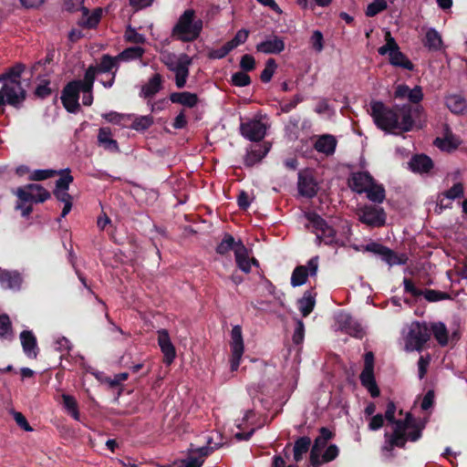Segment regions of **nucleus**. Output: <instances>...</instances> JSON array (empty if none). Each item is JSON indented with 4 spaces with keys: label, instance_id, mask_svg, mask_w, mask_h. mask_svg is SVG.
Here are the masks:
<instances>
[{
    "label": "nucleus",
    "instance_id": "c756f323",
    "mask_svg": "<svg viewBox=\"0 0 467 467\" xmlns=\"http://www.w3.org/2000/svg\"><path fill=\"white\" fill-rule=\"evenodd\" d=\"M235 263L240 270L245 274L251 272V261L248 256V250L243 242H240L238 248L235 251Z\"/></svg>",
    "mask_w": 467,
    "mask_h": 467
},
{
    "label": "nucleus",
    "instance_id": "ddd939ff",
    "mask_svg": "<svg viewBox=\"0 0 467 467\" xmlns=\"http://www.w3.org/2000/svg\"><path fill=\"white\" fill-rule=\"evenodd\" d=\"M79 82L69 81L63 88L61 101L64 108L70 113H76L80 109L78 102L79 92L82 89L78 87Z\"/></svg>",
    "mask_w": 467,
    "mask_h": 467
},
{
    "label": "nucleus",
    "instance_id": "4468645a",
    "mask_svg": "<svg viewBox=\"0 0 467 467\" xmlns=\"http://www.w3.org/2000/svg\"><path fill=\"white\" fill-rule=\"evenodd\" d=\"M337 324L341 331L357 338H362L365 331L361 325L348 313L340 312L336 317Z\"/></svg>",
    "mask_w": 467,
    "mask_h": 467
},
{
    "label": "nucleus",
    "instance_id": "a18cd8bd",
    "mask_svg": "<svg viewBox=\"0 0 467 467\" xmlns=\"http://www.w3.org/2000/svg\"><path fill=\"white\" fill-rule=\"evenodd\" d=\"M269 149L265 148L264 150L260 147L258 150H252L247 152L244 158V165L247 167H253L254 164L261 161V160L267 154Z\"/></svg>",
    "mask_w": 467,
    "mask_h": 467
},
{
    "label": "nucleus",
    "instance_id": "bb28decb",
    "mask_svg": "<svg viewBox=\"0 0 467 467\" xmlns=\"http://www.w3.org/2000/svg\"><path fill=\"white\" fill-rule=\"evenodd\" d=\"M445 105L455 115L463 114L467 109L466 99L459 94H451L445 97Z\"/></svg>",
    "mask_w": 467,
    "mask_h": 467
},
{
    "label": "nucleus",
    "instance_id": "8fccbe9b",
    "mask_svg": "<svg viewBox=\"0 0 467 467\" xmlns=\"http://www.w3.org/2000/svg\"><path fill=\"white\" fill-rule=\"evenodd\" d=\"M464 194V188L462 182L454 183L449 190L444 191L441 193V196H443L447 200L451 202L462 197Z\"/></svg>",
    "mask_w": 467,
    "mask_h": 467
},
{
    "label": "nucleus",
    "instance_id": "423d86ee",
    "mask_svg": "<svg viewBox=\"0 0 467 467\" xmlns=\"http://www.w3.org/2000/svg\"><path fill=\"white\" fill-rule=\"evenodd\" d=\"M360 223L371 227L379 228L386 224L387 213L382 207L376 204H365L357 211Z\"/></svg>",
    "mask_w": 467,
    "mask_h": 467
},
{
    "label": "nucleus",
    "instance_id": "7ed1b4c3",
    "mask_svg": "<svg viewBox=\"0 0 467 467\" xmlns=\"http://www.w3.org/2000/svg\"><path fill=\"white\" fill-rule=\"evenodd\" d=\"M16 195L19 199L16 209L21 210L23 217H28L33 212L32 205L25 206V202H44L50 198V192L42 187L40 184L31 183L25 187H19L16 191Z\"/></svg>",
    "mask_w": 467,
    "mask_h": 467
},
{
    "label": "nucleus",
    "instance_id": "393cba45",
    "mask_svg": "<svg viewBox=\"0 0 467 467\" xmlns=\"http://www.w3.org/2000/svg\"><path fill=\"white\" fill-rule=\"evenodd\" d=\"M284 49V40L276 36L273 39L265 40L256 45V50L265 54H279Z\"/></svg>",
    "mask_w": 467,
    "mask_h": 467
},
{
    "label": "nucleus",
    "instance_id": "603ef678",
    "mask_svg": "<svg viewBox=\"0 0 467 467\" xmlns=\"http://www.w3.org/2000/svg\"><path fill=\"white\" fill-rule=\"evenodd\" d=\"M277 64L274 58H268L265 63V67L260 74L261 81L263 83H268L272 79Z\"/></svg>",
    "mask_w": 467,
    "mask_h": 467
},
{
    "label": "nucleus",
    "instance_id": "49530a36",
    "mask_svg": "<svg viewBox=\"0 0 467 467\" xmlns=\"http://www.w3.org/2000/svg\"><path fill=\"white\" fill-rule=\"evenodd\" d=\"M153 122V117L150 115L140 116L135 118L130 128L136 131H144L151 127Z\"/></svg>",
    "mask_w": 467,
    "mask_h": 467
},
{
    "label": "nucleus",
    "instance_id": "a19ab883",
    "mask_svg": "<svg viewBox=\"0 0 467 467\" xmlns=\"http://www.w3.org/2000/svg\"><path fill=\"white\" fill-rule=\"evenodd\" d=\"M431 331L433 333L435 339L441 347H444L448 344L449 334L447 327L443 323H433L431 326Z\"/></svg>",
    "mask_w": 467,
    "mask_h": 467
},
{
    "label": "nucleus",
    "instance_id": "13d9d810",
    "mask_svg": "<svg viewBox=\"0 0 467 467\" xmlns=\"http://www.w3.org/2000/svg\"><path fill=\"white\" fill-rule=\"evenodd\" d=\"M58 173L57 171L56 170H51V169H47V170H35L29 176V179L31 181H36V182H39V181H44V180H47V179H49V178H52L54 177L55 175H57Z\"/></svg>",
    "mask_w": 467,
    "mask_h": 467
},
{
    "label": "nucleus",
    "instance_id": "9d476101",
    "mask_svg": "<svg viewBox=\"0 0 467 467\" xmlns=\"http://www.w3.org/2000/svg\"><path fill=\"white\" fill-rule=\"evenodd\" d=\"M2 91L6 103L15 108H18L26 99V91L22 87L20 81L4 80Z\"/></svg>",
    "mask_w": 467,
    "mask_h": 467
},
{
    "label": "nucleus",
    "instance_id": "3c124183",
    "mask_svg": "<svg viewBox=\"0 0 467 467\" xmlns=\"http://www.w3.org/2000/svg\"><path fill=\"white\" fill-rule=\"evenodd\" d=\"M57 174L61 176L56 182V190H68L70 183L74 180L73 176L70 174V170L68 168L61 170Z\"/></svg>",
    "mask_w": 467,
    "mask_h": 467
},
{
    "label": "nucleus",
    "instance_id": "c85d7f7f",
    "mask_svg": "<svg viewBox=\"0 0 467 467\" xmlns=\"http://www.w3.org/2000/svg\"><path fill=\"white\" fill-rule=\"evenodd\" d=\"M161 88L162 78L160 74L156 73L142 86L140 93L145 99H150L155 96Z\"/></svg>",
    "mask_w": 467,
    "mask_h": 467
},
{
    "label": "nucleus",
    "instance_id": "0eeeda50",
    "mask_svg": "<svg viewBox=\"0 0 467 467\" xmlns=\"http://www.w3.org/2000/svg\"><path fill=\"white\" fill-rule=\"evenodd\" d=\"M404 292L410 294L412 296L418 298L421 296L428 302H438L441 300L451 299V296L447 292H442L434 289H425L424 291L416 287L411 279L405 277L403 279Z\"/></svg>",
    "mask_w": 467,
    "mask_h": 467
},
{
    "label": "nucleus",
    "instance_id": "09e8293b",
    "mask_svg": "<svg viewBox=\"0 0 467 467\" xmlns=\"http://www.w3.org/2000/svg\"><path fill=\"white\" fill-rule=\"evenodd\" d=\"M118 60H119L118 56L113 57L108 54L103 55L100 58V63L97 67V70L102 73L110 72L117 66Z\"/></svg>",
    "mask_w": 467,
    "mask_h": 467
},
{
    "label": "nucleus",
    "instance_id": "5fc2aeb1",
    "mask_svg": "<svg viewBox=\"0 0 467 467\" xmlns=\"http://www.w3.org/2000/svg\"><path fill=\"white\" fill-rule=\"evenodd\" d=\"M231 82L233 86L235 87H246L249 86L252 82L250 76L247 72L244 71H237L232 75Z\"/></svg>",
    "mask_w": 467,
    "mask_h": 467
},
{
    "label": "nucleus",
    "instance_id": "1a4fd4ad",
    "mask_svg": "<svg viewBox=\"0 0 467 467\" xmlns=\"http://www.w3.org/2000/svg\"><path fill=\"white\" fill-rule=\"evenodd\" d=\"M364 251L380 255L382 260L390 266L395 265H404L407 261V257L404 255H399L390 248L377 242H370L364 246Z\"/></svg>",
    "mask_w": 467,
    "mask_h": 467
},
{
    "label": "nucleus",
    "instance_id": "b1692460",
    "mask_svg": "<svg viewBox=\"0 0 467 467\" xmlns=\"http://www.w3.org/2000/svg\"><path fill=\"white\" fill-rule=\"evenodd\" d=\"M409 165L413 172L423 173L433 168V161L426 154H416L410 159Z\"/></svg>",
    "mask_w": 467,
    "mask_h": 467
},
{
    "label": "nucleus",
    "instance_id": "2f4dec72",
    "mask_svg": "<svg viewBox=\"0 0 467 467\" xmlns=\"http://www.w3.org/2000/svg\"><path fill=\"white\" fill-rule=\"evenodd\" d=\"M461 144L460 140L451 132H447L443 138H436L434 145L442 150L451 152L456 150Z\"/></svg>",
    "mask_w": 467,
    "mask_h": 467
},
{
    "label": "nucleus",
    "instance_id": "f3484780",
    "mask_svg": "<svg viewBox=\"0 0 467 467\" xmlns=\"http://www.w3.org/2000/svg\"><path fill=\"white\" fill-rule=\"evenodd\" d=\"M158 344L163 354V362L171 365L176 358V349L171 343L168 330H158Z\"/></svg>",
    "mask_w": 467,
    "mask_h": 467
},
{
    "label": "nucleus",
    "instance_id": "9b49d317",
    "mask_svg": "<svg viewBox=\"0 0 467 467\" xmlns=\"http://www.w3.org/2000/svg\"><path fill=\"white\" fill-rule=\"evenodd\" d=\"M431 333L426 323L414 322L408 335V344L412 349L420 351L430 340Z\"/></svg>",
    "mask_w": 467,
    "mask_h": 467
},
{
    "label": "nucleus",
    "instance_id": "680f3d73",
    "mask_svg": "<svg viewBox=\"0 0 467 467\" xmlns=\"http://www.w3.org/2000/svg\"><path fill=\"white\" fill-rule=\"evenodd\" d=\"M240 67L242 71L250 72L255 68V59L250 54L242 56L240 60Z\"/></svg>",
    "mask_w": 467,
    "mask_h": 467
},
{
    "label": "nucleus",
    "instance_id": "dca6fc26",
    "mask_svg": "<svg viewBox=\"0 0 467 467\" xmlns=\"http://www.w3.org/2000/svg\"><path fill=\"white\" fill-rule=\"evenodd\" d=\"M298 192L301 196L312 199L318 192V183L314 176L308 172H298Z\"/></svg>",
    "mask_w": 467,
    "mask_h": 467
},
{
    "label": "nucleus",
    "instance_id": "4d7b16f0",
    "mask_svg": "<svg viewBox=\"0 0 467 467\" xmlns=\"http://www.w3.org/2000/svg\"><path fill=\"white\" fill-rule=\"evenodd\" d=\"M50 80L43 79L36 88L34 95L41 99L48 98L52 94V89L49 88Z\"/></svg>",
    "mask_w": 467,
    "mask_h": 467
},
{
    "label": "nucleus",
    "instance_id": "c9c22d12",
    "mask_svg": "<svg viewBox=\"0 0 467 467\" xmlns=\"http://www.w3.org/2000/svg\"><path fill=\"white\" fill-rule=\"evenodd\" d=\"M311 447V439L308 436H303L296 439L294 444V460L296 462H299L303 460L304 454H306Z\"/></svg>",
    "mask_w": 467,
    "mask_h": 467
},
{
    "label": "nucleus",
    "instance_id": "6e6d98bb",
    "mask_svg": "<svg viewBox=\"0 0 467 467\" xmlns=\"http://www.w3.org/2000/svg\"><path fill=\"white\" fill-rule=\"evenodd\" d=\"M25 69L26 66L24 64L17 63L2 76V79L20 81V77Z\"/></svg>",
    "mask_w": 467,
    "mask_h": 467
},
{
    "label": "nucleus",
    "instance_id": "f257e3e1",
    "mask_svg": "<svg viewBox=\"0 0 467 467\" xmlns=\"http://www.w3.org/2000/svg\"><path fill=\"white\" fill-rule=\"evenodd\" d=\"M424 425L416 422L410 412H407L402 420H397L392 433L385 432V441L381 447L382 453L393 457L392 451L395 447L404 449L408 441H417L422 436Z\"/></svg>",
    "mask_w": 467,
    "mask_h": 467
},
{
    "label": "nucleus",
    "instance_id": "e2e57ef3",
    "mask_svg": "<svg viewBox=\"0 0 467 467\" xmlns=\"http://www.w3.org/2000/svg\"><path fill=\"white\" fill-rule=\"evenodd\" d=\"M339 455V448L336 444H330L323 452V462H330L336 460Z\"/></svg>",
    "mask_w": 467,
    "mask_h": 467
},
{
    "label": "nucleus",
    "instance_id": "4be33fe9",
    "mask_svg": "<svg viewBox=\"0 0 467 467\" xmlns=\"http://www.w3.org/2000/svg\"><path fill=\"white\" fill-rule=\"evenodd\" d=\"M23 282L21 275L16 271H8L0 267V284L3 288L19 290Z\"/></svg>",
    "mask_w": 467,
    "mask_h": 467
},
{
    "label": "nucleus",
    "instance_id": "7c9ffc66",
    "mask_svg": "<svg viewBox=\"0 0 467 467\" xmlns=\"http://www.w3.org/2000/svg\"><path fill=\"white\" fill-rule=\"evenodd\" d=\"M240 242H242V240L239 239L238 241H235L232 234L225 233L222 241L216 246L215 251L221 255H226L230 251H233L235 254Z\"/></svg>",
    "mask_w": 467,
    "mask_h": 467
},
{
    "label": "nucleus",
    "instance_id": "473e14b6",
    "mask_svg": "<svg viewBox=\"0 0 467 467\" xmlns=\"http://www.w3.org/2000/svg\"><path fill=\"white\" fill-rule=\"evenodd\" d=\"M389 61L393 67H401L410 71L414 69L413 63L400 51V49L389 54Z\"/></svg>",
    "mask_w": 467,
    "mask_h": 467
},
{
    "label": "nucleus",
    "instance_id": "338daca9",
    "mask_svg": "<svg viewBox=\"0 0 467 467\" xmlns=\"http://www.w3.org/2000/svg\"><path fill=\"white\" fill-rule=\"evenodd\" d=\"M303 100L304 98L300 94H296L290 101L281 104V111L284 113H288L292 109H296V106Z\"/></svg>",
    "mask_w": 467,
    "mask_h": 467
},
{
    "label": "nucleus",
    "instance_id": "052dcab7",
    "mask_svg": "<svg viewBox=\"0 0 467 467\" xmlns=\"http://www.w3.org/2000/svg\"><path fill=\"white\" fill-rule=\"evenodd\" d=\"M232 50L233 48L226 42L220 48L211 50L208 54V57L211 59H222L225 57Z\"/></svg>",
    "mask_w": 467,
    "mask_h": 467
},
{
    "label": "nucleus",
    "instance_id": "f8f14e48",
    "mask_svg": "<svg viewBox=\"0 0 467 467\" xmlns=\"http://www.w3.org/2000/svg\"><path fill=\"white\" fill-rule=\"evenodd\" d=\"M395 109L399 114V119L400 118L397 130H400L405 132L410 131L414 126V117H418L420 115L422 110V107L420 105L413 107L410 104H405L403 106L396 105Z\"/></svg>",
    "mask_w": 467,
    "mask_h": 467
},
{
    "label": "nucleus",
    "instance_id": "72a5a7b5",
    "mask_svg": "<svg viewBox=\"0 0 467 467\" xmlns=\"http://www.w3.org/2000/svg\"><path fill=\"white\" fill-rule=\"evenodd\" d=\"M88 8L83 7V18L79 25L89 29L96 28L101 20L102 9L96 8L91 15H88Z\"/></svg>",
    "mask_w": 467,
    "mask_h": 467
},
{
    "label": "nucleus",
    "instance_id": "864d4df0",
    "mask_svg": "<svg viewBox=\"0 0 467 467\" xmlns=\"http://www.w3.org/2000/svg\"><path fill=\"white\" fill-rule=\"evenodd\" d=\"M387 7L388 5L385 0H374L367 6L365 14L368 17H373L384 11Z\"/></svg>",
    "mask_w": 467,
    "mask_h": 467
},
{
    "label": "nucleus",
    "instance_id": "774afa93",
    "mask_svg": "<svg viewBox=\"0 0 467 467\" xmlns=\"http://www.w3.org/2000/svg\"><path fill=\"white\" fill-rule=\"evenodd\" d=\"M408 99L411 103L417 106L423 99L421 87L415 86L413 88H410Z\"/></svg>",
    "mask_w": 467,
    "mask_h": 467
},
{
    "label": "nucleus",
    "instance_id": "a878e982",
    "mask_svg": "<svg viewBox=\"0 0 467 467\" xmlns=\"http://www.w3.org/2000/svg\"><path fill=\"white\" fill-rule=\"evenodd\" d=\"M170 100L172 103L180 104L187 108H194L199 102V98L197 94L189 91L172 92L170 95Z\"/></svg>",
    "mask_w": 467,
    "mask_h": 467
},
{
    "label": "nucleus",
    "instance_id": "ea45409f",
    "mask_svg": "<svg viewBox=\"0 0 467 467\" xmlns=\"http://www.w3.org/2000/svg\"><path fill=\"white\" fill-rule=\"evenodd\" d=\"M97 71V67L89 66L85 72L83 80L73 81L79 82L78 87L82 89V91H92Z\"/></svg>",
    "mask_w": 467,
    "mask_h": 467
},
{
    "label": "nucleus",
    "instance_id": "0e129e2a",
    "mask_svg": "<svg viewBox=\"0 0 467 467\" xmlns=\"http://www.w3.org/2000/svg\"><path fill=\"white\" fill-rule=\"evenodd\" d=\"M310 43L317 52H321L324 48V37L323 34L319 30H315L310 38Z\"/></svg>",
    "mask_w": 467,
    "mask_h": 467
},
{
    "label": "nucleus",
    "instance_id": "37998d69",
    "mask_svg": "<svg viewBox=\"0 0 467 467\" xmlns=\"http://www.w3.org/2000/svg\"><path fill=\"white\" fill-rule=\"evenodd\" d=\"M145 50L143 47L135 46L125 48L122 52L118 55V57L121 61H130L140 58Z\"/></svg>",
    "mask_w": 467,
    "mask_h": 467
},
{
    "label": "nucleus",
    "instance_id": "69168bd1",
    "mask_svg": "<svg viewBox=\"0 0 467 467\" xmlns=\"http://www.w3.org/2000/svg\"><path fill=\"white\" fill-rule=\"evenodd\" d=\"M304 337H305V325L302 320H297L296 327L295 328V331H294V334L292 337V340H293L294 344L300 345L304 340Z\"/></svg>",
    "mask_w": 467,
    "mask_h": 467
},
{
    "label": "nucleus",
    "instance_id": "cd10ccee",
    "mask_svg": "<svg viewBox=\"0 0 467 467\" xmlns=\"http://www.w3.org/2000/svg\"><path fill=\"white\" fill-rule=\"evenodd\" d=\"M98 141L100 146L110 152H119L118 141L111 138V131L109 128H100L98 134Z\"/></svg>",
    "mask_w": 467,
    "mask_h": 467
},
{
    "label": "nucleus",
    "instance_id": "58836bf2",
    "mask_svg": "<svg viewBox=\"0 0 467 467\" xmlns=\"http://www.w3.org/2000/svg\"><path fill=\"white\" fill-rule=\"evenodd\" d=\"M369 201L375 203H382L386 198V191L382 184H378L374 181L364 192Z\"/></svg>",
    "mask_w": 467,
    "mask_h": 467
},
{
    "label": "nucleus",
    "instance_id": "a211bd4d",
    "mask_svg": "<svg viewBox=\"0 0 467 467\" xmlns=\"http://www.w3.org/2000/svg\"><path fill=\"white\" fill-rule=\"evenodd\" d=\"M374 181L368 171H357L350 175L348 184L352 191L361 194Z\"/></svg>",
    "mask_w": 467,
    "mask_h": 467
},
{
    "label": "nucleus",
    "instance_id": "412c9836",
    "mask_svg": "<svg viewBox=\"0 0 467 467\" xmlns=\"http://www.w3.org/2000/svg\"><path fill=\"white\" fill-rule=\"evenodd\" d=\"M337 140L335 136L331 134L320 135L314 143V149L327 156L333 155L336 151Z\"/></svg>",
    "mask_w": 467,
    "mask_h": 467
},
{
    "label": "nucleus",
    "instance_id": "6e6552de",
    "mask_svg": "<svg viewBox=\"0 0 467 467\" xmlns=\"http://www.w3.org/2000/svg\"><path fill=\"white\" fill-rule=\"evenodd\" d=\"M231 370L235 371L240 366V361L244 351V345L242 334V327L239 325L234 326L231 331Z\"/></svg>",
    "mask_w": 467,
    "mask_h": 467
},
{
    "label": "nucleus",
    "instance_id": "c03bdc74",
    "mask_svg": "<svg viewBox=\"0 0 467 467\" xmlns=\"http://www.w3.org/2000/svg\"><path fill=\"white\" fill-rule=\"evenodd\" d=\"M63 405L67 413L76 420H79V410L76 399L68 394H62Z\"/></svg>",
    "mask_w": 467,
    "mask_h": 467
},
{
    "label": "nucleus",
    "instance_id": "f03ea898",
    "mask_svg": "<svg viewBox=\"0 0 467 467\" xmlns=\"http://www.w3.org/2000/svg\"><path fill=\"white\" fill-rule=\"evenodd\" d=\"M202 30V21L196 19L193 9H186L171 29V37L183 43L196 40Z\"/></svg>",
    "mask_w": 467,
    "mask_h": 467
},
{
    "label": "nucleus",
    "instance_id": "f704fd0d",
    "mask_svg": "<svg viewBox=\"0 0 467 467\" xmlns=\"http://www.w3.org/2000/svg\"><path fill=\"white\" fill-rule=\"evenodd\" d=\"M423 44L430 51H439L443 47L441 36L434 28H430L426 32Z\"/></svg>",
    "mask_w": 467,
    "mask_h": 467
},
{
    "label": "nucleus",
    "instance_id": "2eb2a0df",
    "mask_svg": "<svg viewBox=\"0 0 467 467\" xmlns=\"http://www.w3.org/2000/svg\"><path fill=\"white\" fill-rule=\"evenodd\" d=\"M240 131L245 139L257 142L265 138L266 127L261 120L251 119L241 123Z\"/></svg>",
    "mask_w": 467,
    "mask_h": 467
},
{
    "label": "nucleus",
    "instance_id": "e433bc0d",
    "mask_svg": "<svg viewBox=\"0 0 467 467\" xmlns=\"http://www.w3.org/2000/svg\"><path fill=\"white\" fill-rule=\"evenodd\" d=\"M318 431L319 434L315 439L311 450L321 452L327 447V442L334 439L336 434L327 427H321Z\"/></svg>",
    "mask_w": 467,
    "mask_h": 467
},
{
    "label": "nucleus",
    "instance_id": "aec40b11",
    "mask_svg": "<svg viewBox=\"0 0 467 467\" xmlns=\"http://www.w3.org/2000/svg\"><path fill=\"white\" fill-rule=\"evenodd\" d=\"M20 340L25 354L29 358H36L39 348L34 333L31 330H23L20 333Z\"/></svg>",
    "mask_w": 467,
    "mask_h": 467
},
{
    "label": "nucleus",
    "instance_id": "5701e85b",
    "mask_svg": "<svg viewBox=\"0 0 467 467\" xmlns=\"http://www.w3.org/2000/svg\"><path fill=\"white\" fill-rule=\"evenodd\" d=\"M359 379L361 385L368 389L372 398L379 396L380 390L375 379L374 368H363L360 373Z\"/></svg>",
    "mask_w": 467,
    "mask_h": 467
},
{
    "label": "nucleus",
    "instance_id": "6ab92c4d",
    "mask_svg": "<svg viewBox=\"0 0 467 467\" xmlns=\"http://www.w3.org/2000/svg\"><path fill=\"white\" fill-rule=\"evenodd\" d=\"M192 63V58L186 55H181L177 65L171 68L175 72V84L178 88H182L186 85L189 76V66Z\"/></svg>",
    "mask_w": 467,
    "mask_h": 467
},
{
    "label": "nucleus",
    "instance_id": "4c0bfd02",
    "mask_svg": "<svg viewBox=\"0 0 467 467\" xmlns=\"http://www.w3.org/2000/svg\"><path fill=\"white\" fill-rule=\"evenodd\" d=\"M316 294L307 290L304 293L302 298L298 299V308L304 317H307L314 309L316 305Z\"/></svg>",
    "mask_w": 467,
    "mask_h": 467
},
{
    "label": "nucleus",
    "instance_id": "bf43d9fd",
    "mask_svg": "<svg viewBox=\"0 0 467 467\" xmlns=\"http://www.w3.org/2000/svg\"><path fill=\"white\" fill-rule=\"evenodd\" d=\"M248 36H249V31L242 28V29L238 30L237 33L235 34V36L227 43L233 49H234L241 44H244L247 40Z\"/></svg>",
    "mask_w": 467,
    "mask_h": 467
},
{
    "label": "nucleus",
    "instance_id": "39448f33",
    "mask_svg": "<svg viewBox=\"0 0 467 467\" xmlns=\"http://www.w3.org/2000/svg\"><path fill=\"white\" fill-rule=\"evenodd\" d=\"M370 116L375 125L387 132H390L398 129L399 114L394 108L387 107L382 101H371Z\"/></svg>",
    "mask_w": 467,
    "mask_h": 467
},
{
    "label": "nucleus",
    "instance_id": "de8ad7c7",
    "mask_svg": "<svg viewBox=\"0 0 467 467\" xmlns=\"http://www.w3.org/2000/svg\"><path fill=\"white\" fill-rule=\"evenodd\" d=\"M385 41H386V44L378 49V52L379 55H381V56H385L387 54L389 55V54L400 49L399 45L397 44L394 37H392L389 31H387L385 33Z\"/></svg>",
    "mask_w": 467,
    "mask_h": 467
},
{
    "label": "nucleus",
    "instance_id": "20e7f679",
    "mask_svg": "<svg viewBox=\"0 0 467 467\" xmlns=\"http://www.w3.org/2000/svg\"><path fill=\"white\" fill-rule=\"evenodd\" d=\"M306 218L313 228V233L316 234V243L320 245L322 243L329 246H342L343 243L337 237V231L327 223L317 213H307Z\"/></svg>",
    "mask_w": 467,
    "mask_h": 467
},
{
    "label": "nucleus",
    "instance_id": "79ce46f5",
    "mask_svg": "<svg viewBox=\"0 0 467 467\" xmlns=\"http://www.w3.org/2000/svg\"><path fill=\"white\" fill-rule=\"evenodd\" d=\"M308 277V271L305 265H297L292 272L291 285L293 287L300 286L306 284Z\"/></svg>",
    "mask_w": 467,
    "mask_h": 467
}]
</instances>
